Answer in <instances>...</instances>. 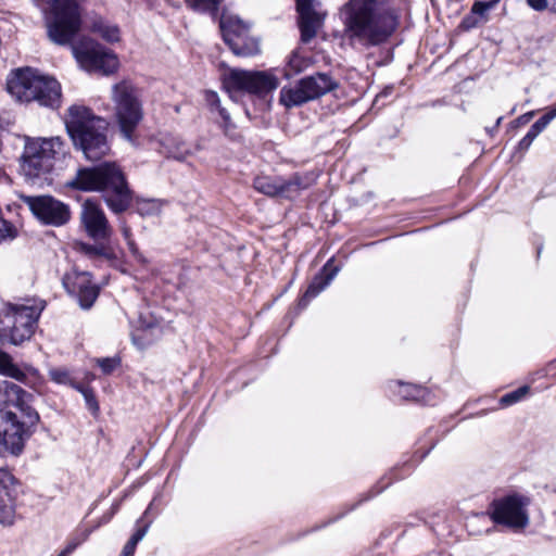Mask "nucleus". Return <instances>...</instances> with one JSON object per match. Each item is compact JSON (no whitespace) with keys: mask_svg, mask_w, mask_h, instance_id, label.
Returning <instances> with one entry per match:
<instances>
[{"mask_svg":"<svg viewBox=\"0 0 556 556\" xmlns=\"http://www.w3.org/2000/svg\"><path fill=\"white\" fill-rule=\"evenodd\" d=\"M37 1L47 4L42 11L49 39L59 46L70 45L73 55L84 70L103 75L117 70V56L98 41L84 36L73 42L83 25L85 0Z\"/></svg>","mask_w":556,"mask_h":556,"instance_id":"obj_1","label":"nucleus"},{"mask_svg":"<svg viewBox=\"0 0 556 556\" xmlns=\"http://www.w3.org/2000/svg\"><path fill=\"white\" fill-rule=\"evenodd\" d=\"M343 14L348 39L363 47L386 42L399 25L396 11L387 0H349Z\"/></svg>","mask_w":556,"mask_h":556,"instance_id":"obj_2","label":"nucleus"},{"mask_svg":"<svg viewBox=\"0 0 556 556\" xmlns=\"http://www.w3.org/2000/svg\"><path fill=\"white\" fill-rule=\"evenodd\" d=\"M30 395L20 386L0 382V451L18 455L39 421Z\"/></svg>","mask_w":556,"mask_h":556,"instance_id":"obj_3","label":"nucleus"},{"mask_svg":"<svg viewBox=\"0 0 556 556\" xmlns=\"http://www.w3.org/2000/svg\"><path fill=\"white\" fill-rule=\"evenodd\" d=\"M66 186L85 192H99L114 214L126 212L132 202V192L121 166L104 162L97 166L80 167Z\"/></svg>","mask_w":556,"mask_h":556,"instance_id":"obj_4","label":"nucleus"},{"mask_svg":"<svg viewBox=\"0 0 556 556\" xmlns=\"http://www.w3.org/2000/svg\"><path fill=\"white\" fill-rule=\"evenodd\" d=\"M66 131L74 147L80 150L89 161H98L109 154L111 147L108 139L109 123L80 104L67 109L64 118Z\"/></svg>","mask_w":556,"mask_h":556,"instance_id":"obj_5","label":"nucleus"},{"mask_svg":"<svg viewBox=\"0 0 556 556\" xmlns=\"http://www.w3.org/2000/svg\"><path fill=\"white\" fill-rule=\"evenodd\" d=\"M7 90L18 102L36 101L51 109L59 108L61 103L59 81L30 67L13 71L8 77Z\"/></svg>","mask_w":556,"mask_h":556,"instance_id":"obj_6","label":"nucleus"},{"mask_svg":"<svg viewBox=\"0 0 556 556\" xmlns=\"http://www.w3.org/2000/svg\"><path fill=\"white\" fill-rule=\"evenodd\" d=\"M45 307L43 301L30 299L4 304L0 311V344L21 345L29 341Z\"/></svg>","mask_w":556,"mask_h":556,"instance_id":"obj_7","label":"nucleus"},{"mask_svg":"<svg viewBox=\"0 0 556 556\" xmlns=\"http://www.w3.org/2000/svg\"><path fill=\"white\" fill-rule=\"evenodd\" d=\"M224 88L236 99L240 93L251 96L262 112L271 109L273 93L277 87L274 71L231 68L224 77Z\"/></svg>","mask_w":556,"mask_h":556,"instance_id":"obj_8","label":"nucleus"},{"mask_svg":"<svg viewBox=\"0 0 556 556\" xmlns=\"http://www.w3.org/2000/svg\"><path fill=\"white\" fill-rule=\"evenodd\" d=\"M66 144L61 137L29 138L26 137L21 156V169L24 176L34 181L50 173L54 161L64 156Z\"/></svg>","mask_w":556,"mask_h":556,"instance_id":"obj_9","label":"nucleus"},{"mask_svg":"<svg viewBox=\"0 0 556 556\" xmlns=\"http://www.w3.org/2000/svg\"><path fill=\"white\" fill-rule=\"evenodd\" d=\"M111 99L122 136L134 142L135 131L143 118L140 90L130 80L125 79L112 86Z\"/></svg>","mask_w":556,"mask_h":556,"instance_id":"obj_10","label":"nucleus"},{"mask_svg":"<svg viewBox=\"0 0 556 556\" xmlns=\"http://www.w3.org/2000/svg\"><path fill=\"white\" fill-rule=\"evenodd\" d=\"M219 28L225 43L237 56L252 58L261 53V38L251 30V23L235 14L223 13Z\"/></svg>","mask_w":556,"mask_h":556,"instance_id":"obj_11","label":"nucleus"},{"mask_svg":"<svg viewBox=\"0 0 556 556\" xmlns=\"http://www.w3.org/2000/svg\"><path fill=\"white\" fill-rule=\"evenodd\" d=\"M338 83L326 73L306 76L280 93V104L288 108L302 105L338 88Z\"/></svg>","mask_w":556,"mask_h":556,"instance_id":"obj_12","label":"nucleus"},{"mask_svg":"<svg viewBox=\"0 0 556 556\" xmlns=\"http://www.w3.org/2000/svg\"><path fill=\"white\" fill-rule=\"evenodd\" d=\"M526 505L527 502L522 496L508 495L494 500L489 514L495 523L519 530L526 528L529 523Z\"/></svg>","mask_w":556,"mask_h":556,"instance_id":"obj_13","label":"nucleus"},{"mask_svg":"<svg viewBox=\"0 0 556 556\" xmlns=\"http://www.w3.org/2000/svg\"><path fill=\"white\" fill-rule=\"evenodd\" d=\"M21 199L34 216L45 225L60 227L71 218L68 205L51 195H22Z\"/></svg>","mask_w":556,"mask_h":556,"instance_id":"obj_14","label":"nucleus"},{"mask_svg":"<svg viewBox=\"0 0 556 556\" xmlns=\"http://www.w3.org/2000/svg\"><path fill=\"white\" fill-rule=\"evenodd\" d=\"M79 218L89 238L94 241H110L114 232L113 227L97 201L86 200L81 204Z\"/></svg>","mask_w":556,"mask_h":556,"instance_id":"obj_15","label":"nucleus"},{"mask_svg":"<svg viewBox=\"0 0 556 556\" xmlns=\"http://www.w3.org/2000/svg\"><path fill=\"white\" fill-rule=\"evenodd\" d=\"M63 285L67 292L76 298L83 309H89L99 296L100 289L87 271L66 275Z\"/></svg>","mask_w":556,"mask_h":556,"instance_id":"obj_16","label":"nucleus"},{"mask_svg":"<svg viewBox=\"0 0 556 556\" xmlns=\"http://www.w3.org/2000/svg\"><path fill=\"white\" fill-rule=\"evenodd\" d=\"M15 478L0 469V523L12 525L15 516Z\"/></svg>","mask_w":556,"mask_h":556,"instance_id":"obj_17","label":"nucleus"},{"mask_svg":"<svg viewBox=\"0 0 556 556\" xmlns=\"http://www.w3.org/2000/svg\"><path fill=\"white\" fill-rule=\"evenodd\" d=\"M300 15V30L301 40L304 43L309 42L317 34V30L323 25L325 14L317 10L299 12Z\"/></svg>","mask_w":556,"mask_h":556,"instance_id":"obj_18","label":"nucleus"},{"mask_svg":"<svg viewBox=\"0 0 556 556\" xmlns=\"http://www.w3.org/2000/svg\"><path fill=\"white\" fill-rule=\"evenodd\" d=\"M98 243L90 244L86 242H76L75 250L88 257L91 261H113L115 253L113 249L106 243L108 241H97Z\"/></svg>","mask_w":556,"mask_h":556,"instance_id":"obj_19","label":"nucleus"},{"mask_svg":"<svg viewBox=\"0 0 556 556\" xmlns=\"http://www.w3.org/2000/svg\"><path fill=\"white\" fill-rule=\"evenodd\" d=\"M338 268L333 267L331 261H328L323 267L321 271L314 277L309 283L303 300H311L317 296L323 290H325L331 280L336 277Z\"/></svg>","mask_w":556,"mask_h":556,"instance_id":"obj_20","label":"nucleus"},{"mask_svg":"<svg viewBox=\"0 0 556 556\" xmlns=\"http://www.w3.org/2000/svg\"><path fill=\"white\" fill-rule=\"evenodd\" d=\"M151 508H152V503L148 506V508L143 513L142 517L137 520V522H136L137 529H136L135 533L130 536V539L127 541L125 546L123 547V551L121 554L122 556H134L138 543L144 538V535L147 534V532L150 528L151 521L144 522V518L149 515Z\"/></svg>","mask_w":556,"mask_h":556,"instance_id":"obj_21","label":"nucleus"},{"mask_svg":"<svg viewBox=\"0 0 556 556\" xmlns=\"http://www.w3.org/2000/svg\"><path fill=\"white\" fill-rule=\"evenodd\" d=\"M90 30L110 43L117 42L121 39L119 27L102 17H96L91 22Z\"/></svg>","mask_w":556,"mask_h":556,"instance_id":"obj_22","label":"nucleus"},{"mask_svg":"<svg viewBox=\"0 0 556 556\" xmlns=\"http://www.w3.org/2000/svg\"><path fill=\"white\" fill-rule=\"evenodd\" d=\"M205 102L212 113L217 112L219 114V116L223 121L222 126L224 127V130L227 134L228 130L233 127V124L231 122L229 112L224 106H222L220 99H219L217 92L212 91V90H206L205 91Z\"/></svg>","mask_w":556,"mask_h":556,"instance_id":"obj_23","label":"nucleus"},{"mask_svg":"<svg viewBox=\"0 0 556 556\" xmlns=\"http://www.w3.org/2000/svg\"><path fill=\"white\" fill-rule=\"evenodd\" d=\"M311 64L308 58L302 55L299 50H294L288 58L285 68V76L287 78L296 75L306 70Z\"/></svg>","mask_w":556,"mask_h":556,"instance_id":"obj_24","label":"nucleus"},{"mask_svg":"<svg viewBox=\"0 0 556 556\" xmlns=\"http://www.w3.org/2000/svg\"><path fill=\"white\" fill-rule=\"evenodd\" d=\"M396 384L400 388L399 394L404 400H413V401L425 402V403L428 402L427 396L429 395V392L426 388H424L421 386H417V384H408V383L406 384L401 381L396 382Z\"/></svg>","mask_w":556,"mask_h":556,"instance_id":"obj_25","label":"nucleus"},{"mask_svg":"<svg viewBox=\"0 0 556 556\" xmlns=\"http://www.w3.org/2000/svg\"><path fill=\"white\" fill-rule=\"evenodd\" d=\"M0 371L17 381L29 383L26 381L27 372H25V368H20L17 365L13 364L12 359L7 354H3L0 358Z\"/></svg>","mask_w":556,"mask_h":556,"instance_id":"obj_26","label":"nucleus"},{"mask_svg":"<svg viewBox=\"0 0 556 556\" xmlns=\"http://www.w3.org/2000/svg\"><path fill=\"white\" fill-rule=\"evenodd\" d=\"M224 0H185L186 5L198 13L215 15Z\"/></svg>","mask_w":556,"mask_h":556,"instance_id":"obj_27","label":"nucleus"},{"mask_svg":"<svg viewBox=\"0 0 556 556\" xmlns=\"http://www.w3.org/2000/svg\"><path fill=\"white\" fill-rule=\"evenodd\" d=\"M311 181L305 178H301L295 175L289 181L280 185V197L293 198V193H296L299 190L306 189L309 186Z\"/></svg>","mask_w":556,"mask_h":556,"instance_id":"obj_28","label":"nucleus"},{"mask_svg":"<svg viewBox=\"0 0 556 556\" xmlns=\"http://www.w3.org/2000/svg\"><path fill=\"white\" fill-rule=\"evenodd\" d=\"M119 228H121L122 235H123L124 239L126 240V243H127L128 249H129L130 253L132 254V256L138 262L146 263V258L140 253L137 244L135 243V241L132 239L131 228L129 227V225L126 223L125 219H119Z\"/></svg>","mask_w":556,"mask_h":556,"instance_id":"obj_29","label":"nucleus"},{"mask_svg":"<svg viewBox=\"0 0 556 556\" xmlns=\"http://www.w3.org/2000/svg\"><path fill=\"white\" fill-rule=\"evenodd\" d=\"M49 377L53 382L58 384L71 386L73 388L78 387V384H75L74 380L72 379L68 369L64 367L49 369Z\"/></svg>","mask_w":556,"mask_h":556,"instance_id":"obj_30","label":"nucleus"},{"mask_svg":"<svg viewBox=\"0 0 556 556\" xmlns=\"http://www.w3.org/2000/svg\"><path fill=\"white\" fill-rule=\"evenodd\" d=\"M254 188L264 194L275 197L278 194V185L270 178L265 176L256 177L254 180Z\"/></svg>","mask_w":556,"mask_h":556,"instance_id":"obj_31","label":"nucleus"},{"mask_svg":"<svg viewBox=\"0 0 556 556\" xmlns=\"http://www.w3.org/2000/svg\"><path fill=\"white\" fill-rule=\"evenodd\" d=\"M160 204L155 200H138L136 211L140 216H153L159 214Z\"/></svg>","mask_w":556,"mask_h":556,"instance_id":"obj_32","label":"nucleus"},{"mask_svg":"<svg viewBox=\"0 0 556 556\" xmlns=\"http://www.w3.org/2000/svg\"><path fill=\"white\" fill-rule=\"evenodd\" d=\"M75 389L78 390L83 394L87 408L93 415H97L99 412V404L96 399L93 390L90 388H87V387H83V386L75 387Z\"/></svg>","mask_w":556,"mask_h":556,"instance_id":"obj_33","label":"nucleus"},{"mask_svg":"<svg viewBox=\"0 0 556 556\" xmlns=\"http://www.w3.org/2000/svg\"><path fill=\"white\" fill-rule=\"evenodd\" d=\"M528 392H529V387H527V386L520 387L517 390L503 395L500 400V403L503 406L513 405V404L519 402L520 400H522L528 394Z\"/></svg>","mask_w":556,"mask_h":556,"instance_id":"obj_34","label":"nucleus"},{"mask_svg":"<svg viewBox=\"0 0 556 556\" xmlns=\"http://www.w3.org/2000/svg\"><path fill=\"white\" fill-rule=\"evenodd\" d=\"M16 228L8 220L0 216V242L16 238Z\"/></svg>","mask_w":556,"mask_h":556,"instance_id":"obj_35","label":"nucleus"},{"mask_svg":"<svg viewBox=\"0 0 556 556\" xmlns=\"http://www.w3.org/2000/svg\"><path fill=\"white\" fill-rule=\"evenodd\" d=\"M498 2H500V0L476 1L472 4L471 13L475 16L479 15V16L483 17L485 15V13L489 10L493 9Z\"/></svg>","mask_w":556,"mask_h":556,"instance_id":"obj_36","label":"nucleus"},{"mask_svg":"<svg viewBox=\"0 0 556 556\" xmlns=\"http://www.w3.org/2000/svg\"><path fill=\"white\" fill-rule=\"evenodd\" d=\"M99 367L102 369L103 374L109 375L113 372L119 365V358L116 357H106L97 359Z\"/></svg>","mask_w":556,"mask_h":556,"instance_id":"obj_37","label":"nucleus"},{"mask_svg":"<svg viewBox=\"0 0 556 556\" xmlns=\"http://www.w3.org/2000/svg\"><path fill=\"white\" fill-rule=\"evenodd\" d=\"M25 372H27L26 381L29 382V383H26L27 386H29L31 388H36L37 386L41 384L42 378H41L38 369H36L31 366H26Z\"/></svg>","mask_w":556,"mask_h":556,"instance_id":"obj_38","label":"nucleus"},{"mask_svg":"<svg viewBox=\"0 0 556 556\" xmlns=\"http://www.w3.org/2000/svg\"><path fill=\"white\" fill-rule=\"evenodd\" d=\"M556 117V108L540 117L532 126L542 132L547 125Z\"/></svg>","mask_w":556,"mask_h":556,"instance_id":"obj_39","label":"nucleus"},{"mask_svg":"<svg viewBox=\"0 0 556 556\" xmlns=\"http://www.w3.org/2000/svg\"><path fill=\"white\" fill-rule=\"evenodd\" d=\"M190 154V149L182 141L176 143L175 149L170 151V155L179 161L185 160Z\"/></svg>","mask_w":556,"mask_h":556,"instance_id":"obj_40","label":"nucleus"},{"mask_svg":"<svg viewBox=\"0 0 556 556\" xmlns=\"http://www.w3.org/2000/svg\"><path fill=\"white\" fill-rule=\"evenodd\" d=\"M479 24V21L477 18V16H475L472 13L470 15H467L463 18V21L460 22V25L459 27L463 29V30H469V29H472L475 27H477Z\"/></svg>","mask_w":556,"mask_h":556,"instance_id":"obj_41","label":"nucleus"},{"mask_svg":"<svg viewBox=\"0 0 556 556\" xmlns=\"http://www.w3.org/2000/svg\"><path fill=\"white\" fill-rule=\"evenodd\" d=\"M298 12L312 11L316 9V0H295Z\"/></svg>","mask_w":556,"mask_h":556,"instance_id":"obj_42","label":"nucleus"},{"mask_svg":"<svg viewBox=\"0 0 556 556\" xmlns=\"http://www.w3.org/2000/svg\"><path fill=\"white\" fill-rule=\"evenodd\" d=\"M527 3L535 11H543L547 8V0H527Z\"/></svg>","mask_w":556,"mask_h":556,"instance_id":"obj_43","label":"nucleus"},{"mask_svg":"<svg viewBox=\"0 0 556 556\" xmlns=\"http://www.w3.org/2000/svg\"><path fill=\"white\" fill-rule=\"evenodd\" d=\"M140 325L144 328H152L156 325V320L152 316L146 317L143 314H140Z\"/></svg>","mask_w":556,"mask_h":556,"instance_id":"obj_44","label":"nucleus"},{"mask_svg":"<svg viewBox=\"0 0 556 556\" xmlns=\"http://www.w3.org/2000/svg\"><path fill=\"white\" fill-rule=\"evenodd\" d=\"M531 144H532V141L529 140L527 137H523L519 141L517 149H518V151L526 152L530 148Z\"/></svg>","mask_w":556,"mask_h":556,"instance_id":"obj_45","label":"nucleus"},{"mask_svg":"<svg viewBox=\"0 0 556 556\" xmlns=\"http://www.w3.org/2000/svg\"><path fill=\"white\" fill-rule=\"evenodd\" d=\"M534 115V112L526 113L517 118L518 124H527Z\"/></svg>","mask_w":556,"mask_h":556,"instance_id":"obj_46","label":"nucleus"},{"mask_svg":"<svg viewBox=\"0 0 556 556\" xmlns=\"http://www.w3.org/2000/svg\"><path fill=\"white\" fill-rule=\"evenodd\" d=\"M77 544H68L65 549H63L58 556H68L75 548Z\"/></svg>","mask_w":556,"mask_h":556,"instance_id":"obj_47","label":"nucleus"},{"mask_svg":"<svg viewBox=\"0 0 556 556\" xmlns=\"http://www.w3.org/2000/svg\"><path fill=\"white\" fill-rule=\"evenodd\" d=\"M529 132L533 134L534 137H538L541 132L534 128L533 126L530 127Z\"/></svg>","mask_w":556,"mask_h":556,"instance_id":"obj_48","label":"nucleus"},{"mask_svg":"<svg viewBox=\"0 0 556 556\" xmlns=\"http://www.w3.org/2000/svg\"><path fill=\"white\" fill-rule=\"evenodd\" d=\"M391 90H392V88H388V89H386L381 94H379V96L377 97V100H378L380 97H382V96H388V94L391 92Z\"/></svg>","mask_w":556,"mask_h":556,"instance_id":"obj_49","label":"nucleus"},{"mask_svg":"<svg viewBox=\"0 0 556 556\" xmlns=\"http://www.w3.org/2000/svg\"><path fill=\"white\" fill-rule=\"evenodd\" d=\"M525 137H527V138H528L529 140H531L532 142H533V140L536 138V137H534V136H533V134H531V132H529V131L527 132V135H526Z\"/></svg>","mask_w":556,"mask_h":556,"instance_id":"obj_50","label":"nucleus"},{"mask_svg":"<svg viewBox=\"0 0 556 556\" xmlns=\"http://www.w3.org/2000/svg\"><path fill=\"white\" fill-rule=\"evenodd\" d=\"M501 121H502V117H498L497 122H496V125H498L501 123Z\"/></svg>","mask_w":556,"mask_h":556,"instance_id":"obj_51","label":"nucleus"}]
</instances>
